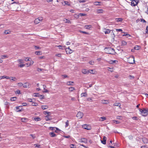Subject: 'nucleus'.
<instances>
[{"label": "nucleus", "instance_id": "nucleus-18", "mask_svg": "<svg viewBox=\"0 0 148 148\" xmlns=\"http://www.w3.org/2000/svg\"><path fill=\"white\" fill-rule=\"evenodd\" d=\"M106 119V118L105 117L103 116L101 117L99 119V121H103Z\"/></svg>", "mask_w": 148, "mask_h": 148}, {"label": "nucleus", "instance_id": "nucleus-19", "mask_svg": "<svg viewBox=\"0 0 148 148\" xmlns=\"http://www.w3.org/2000/svg\"><path fill=\"white\" fill-rule=\"evenodd\" d=\"M87 96V94L86 92L82 93L81 94V97H86Z\"/></svg>", "mask_w": 148, "mask_h": 148}, {"label": "nucleus", "instance_id": "nucleus-60", "mask_svg": "<svg viewBox=\"0 0 148 148\" xmlns=\"http://www.w3.org/2000/svg\"><path fill=\"white\" fill-rule=\"evenodd\" d=\"M116 30L117 32H122V30L121 29H116Z\"/></svg>", "mask_w": 148, "mask_h": 148}, {"label": "nucleus", "instance_id": "nucleus-25", "mask_svg": "<svg viewBox=\"0 0 148 148\" xmlns=\"http://www.w3.org/2000/svg\"><path fill=\"white\" fill-rule=\"evenodd\" d=\"M103 10L102 9L98 10L97 11V14H100L103 13Z\"/></svg>", "mask_w": 148, "mask_h": 148}, {"label": "nucleus", "instance_id": "nucleus-24", "mask_svg": "<svg viewBox=\"0 0 148 148\" xmlns=\"http://www.w3.org/2000/svg\"><path fill=\"white\" fill-rule=\"evenodd\" d=\"M73 83H74V82H71V81L68 82L66 83V84L68 85L72 86V85H73Z\"/></svg>", "mask_w": 148, "mask_h": 148}, {"label": "nucleus", "instance_id": "nucleus-52", "mask_svg": "<svg viewBox=\"0 0 148 148\" xmlns=\"http://www.w3.org/2000/svg\"><path fill=\"white\" fill-rule=\"evenodd\" d=\"M45 58V57L44 56H40L38 58L39 59L41 60V59H43Z\"/></svg>", "mask_w": 148, "mask_h": 148}, {"label": "nucleus", "instance_id": "nucleus-34", "mask_svg": "<svg viewBox=\"0 0 148 148\" xmlns=\"http://www.w3.org/2000/svg\"><path fill=\"white\" fill-rule=\"evenodd\" d=\"M16 98L15 97H11L10 99V100L11 101H15V100H16Z\"/></svg>", "mask_w": 148, "mask_h": 148}, {"label": "nucleus", "instance_id": "nucleus-31", "mask_svg": "<svg viewBox=\"0 0 148 148\" xmlns=\"http://www.w3.org/2000/svg\"><path fill=\"white\" fill-rule=\"evenodd\" d=\"M29 59H30V58H28V57H27V58H24V60L26 61V62H28V61H30V60H29Z\"/></svg>", "mask_w": 148, "mask_h": 148}, {"label": "nucleus", "instance_id": "nucleus-45", "mask_svg": "<svg viewBox=\"0 0 148 148\" xmlns=\"http://www.w3.org/2000/svg\"><path fill=\"white\" fill-rule=\"evenodd\" d=\"M100 2H94V4L96 5H99Z\"/></svg>", "mask_w": 148, "mask_h": 148}, {"label": "nucleus", "instance_id": "nucleus-16", "mask_svg": "<svg viewBox=\"0 0 148 148\" xmlns=\"http://www.w3.org/2000/svg\"><path fill=\"white\" fill-rule=\"evenodd\" d=\"M82 72L84 74H88L89 73V72L88 71L86 70L83 69L82 70Z\"/></svg>", "mask_w": 148, "mask_h": 148}, {"label": "nucleus", "instance_id": "nucleus-46", "mask_svg": "<svg viewBox=\"0 0 148 148\" xmlns=\"http://www.w3.org/2000/svg\"><path fill=\"white\" fill-rule=\"evenodd\" d=\"M19 107V106H17L16 107V111L17 112H21V110H18Z\"/></svg>", "mask_w": 148, "mask_h": 148}, {"label": "nucleus", "instance_id": "nucleus-4", "mask_svg": "<svg viewBox=\"0 0 148 148\" xmlns=\"http://www.w3.org/2000/svg\"><path fill=\"white\" fill-rule=\"evenodd\" d=\"M42 17H39L35 19V20L34 21V23L36 24H37L39 23L40 21H42Z\"/></svg>", "mask_w": 148, "mask_h": 148}, {"label": "nucleus", "instance_id": "nucleus-3", "mask_svg": "<svg viewBox=\"0 0 148 148\" xmlns=\"http://www.w3.org/2000/svg\"><path fill=\"white\" fill-rule=\"evenodd\" d=\"M128 62L131 64H133L134 62V59L133 56H132L130 57L128 60Z\"/></svg>", "mask_w": 148, "mask_h": 148}, {"label": "nucleus", "instance_id": "nucleus-22", "mask_svg": "<svg viewBox=\"0 0 148 148\" xmlns=\"http://www.w3.org/2000/svg\"><path fill=\"white\" fill-rule=\"evenodd\" d=\"M115 20L117 22H119L123 20V19L122 18H115Z\"/></svg>", "mask_w": 148, "mask_h": 148}, {"label": "nucleus", "instance_id": "nucleus-1", "mask_svg": "<svg viewBox=\"0 0 148 148\" xmlns=\"http://www.w3.org/2000/svg\"><path fill=\"white\" fill-rule=\"evenodd\" d=\"M105 52L108 54H114V50L111 47L106 48L104 49Z\"/></svg>", "mask_w": 148, "mask_h": 148}, {"label": "nucleus", "instance_id": "nucleus-49", "mask_svg": "<svg viewBox=\"0 0 148 148\" xmlns=\"http://www.w3.org/2000/svg\"><path fill=\"white\" fill-rule=\"evenodd\" d=\"M62 54L59 53V54H56V56H58V57H61Z\"/></svg>", "mask_w": 148, "mask_h": 148}, {"label": "nucleus", "instance_id": "nucleus-54", "mask_svg": "<svg viewBox=\"0 0 148 148\" xmlns=\"http://www.w3.org/2000/svg\"><path fill=\"white\" fill-rule=\"evenodd\" d=\"M108 70L109 71H110L111 72H112L113 71V70L112 69L110 68H108Z\"/></svg>", "mask_w": 148, "mask_h": 148}, {"label": "nucleus", "instance_id": "nucleus-28", "mask_svg": "<svg viewBox=\"0 0 148 148\" xmlns=\"http://www.w3.org/2000/svg\"><path fill=\"white\" fill-rule=\"evenodd\" d=\"M34 121H40L41 120L40 118L38 117L35 118H34Z\"/></svg>", "mask_w": 148, "mask_h": 148}, {"label": "nucleus", "instance_id": "nucleus-11", "mask_svg": "<svg viewBox=\"0 0 148 148\" xmlns=\"http://www.w3.org/2000/svg\"><path fill=\"white\" fill-rule=\"evenodd\" d=\"M66 52H68V53L69 54H71V53H72L73 52L72 50H71V49H70L69 48V47H68V48H66Z\"/></svg>", "mask_w": 148, "mask_h": 148}, {"label": "nucleus", "instance_id": "nucleus-56", "mask_svg": "<svg viewBox=\"0 0 148 148\" xmlns=\"http://www.w3.org/2000/svg\"><path fill=\"white\" fill-rule=\"evenodd\" d=\"M18 85L19 86H23V84L21 83H19L18 84Z\"/></svg>", "mask_w": 148, "mask_h": 148}, {"label": "nucleus", "instance_id": "nucleus-15", "mask_svg": "<svg viewBox=\"0 0 148 148\" xmlns=\"http://www.w3.org/2000/svg\"><path fill=\"white\" fill-rule=\"evenodd\" d=\"M84 28L86 29H90L92 28V26L91 25H85L84 26Z\"/></svg>", "mask_w": 148, "mask_h": 148}, {"label": "nucleus", "instance_id": "nucleus-14", "mask_svg": "<svg viewBox=\"0 0 148 148\" xmlns=\"http://www.w3.org/2000/svg\"><path fill=\"white\" fill-rule=\"evenodd\" d=\"M143 141L144 144H147L148 143V140L146 138H144L143 139Z\"/></svg>", "mask_w": 148, "mask_h": 148}, {"label": "nucleus", "instance_id": "nucleus-55", "mask_svg": "<svg viewBox=\"0 0 148 148\" xmlns=\"http://www.w3.org/2000/svg\"><path fill=\"white\" fill-rule=\"evenodd\" d=\"M34 63V61L32 60L30 61V63L29 64V66H30L31 65L33 64Z\"/></svg>", "mask_w": 148, "mask_h": 148}, {"label": "nucleus", "instance_id": "nucleus-5", "mask_svg": "<svg viewBox=\"0 0 148 148\" xmlns=\"http://www.w3.org/2000/svg\"><path fill=\"white\" fill-rule=\"evenodd\" d=\"M83 116V114L81 112H79L77 114L76 116L79 119L82 118Z\"/></svg>", "mask_w": 148, "mask_h": 148}, {"label": "nucleus", "instance_id": "nucleus-33", "mask_svg": "<svg viewBox=\"0 0 148 148\" xmlns=\"http://www.w3.org/2000/svg\"><path fill=\"white\" fill-rule=\"evenodd\" d=\"M1 57L2 59L8 58V56L7 55H2L1 56Z\"/></svg>", "mask_w": 148, "mask_h": 148}, {"label": "nucleus", "instance_id": "nucleus-50", "mask_svg": "<svg viewBox=\"0 0 148 148\" xmlns=\"http://www.w3.org/2000/svg\"><path fill=\"white\" fill-rule=\"evenodd\" d=\"M89 63L91 65H92L94 64V62L92 61H90L89 62Z\"/></svg>", "mask_w": 148, "mask_h": 148}, {"label": "nucleus", "instance_id": "nucleus-53", "mask_svg": "<svg viewBox=\"0 0 148 148\" xmlns=\"http://www.w3.org/2000/svg\"><path fill=\"white\" fill-rule=\"evenodd\" d=\"M37 104L35 103H32V106H37Z\"/></svg>", "mask_w": 148, "mask_h": 148}, {"label": "nucleus", "instance_id": "nucleus-44", "mask_svg": "<svg viewBox=\"0 0 148 148\" xmlns=\"http://www.w3.org/2000/svg\"><path fill=\"white\" fill-rule=\"evenodd\" d=\"M69 125V121L67 120V121L66 122V125H65V127H67Z\"/></svg>", "mask_w": 148, "mask_h": 148}, {"label": "nucleus", "instance_id": "nucleus-13", "mask_svg": "<svg viewBox=\"0 0 148 148\" xmlns=\"http://www.w3.org/2000/svg\"><path fill=\"white\" fill-rule=\"evenodd\" d=\"M63 21L64 22V23H70V24L71 23V22L70 21L67 19L64 18L63 19Z\"/></svg>", "mask_w": 148, "mask_h": 148}, {"label": "nucleus", "instance_id": "nucleus-8", "mask_svg": "<svg viewBox=\"0 0 148 148\" xmlns=\"http://www.w3.org/2000/svg\"><path fill=\"white\" fill-rule=\"evenodd\" d=\"M138 3V2L137 0H133L131 3V5L133 6H136Z\"/></svg>", "mask_w": 148, "mask_h": 148}, {"label": "nucleus", "instance_id": "nucleus-57", "mask_svg": "<svg viewBox=\"0 0 148 148\" xmlns=\"http://www.w3.org/2000/svg\"><path fill=\"white\" fill-rule=\"evenodd\" d=\"M20 91L19 90H17L15 92V93L16 94H20Z\"/></svg>", "mask_w": 148, "mask_h": 148}, {"label": "nucleus", "instance_id": "nucleus-21", "mask_svg": "<svg viewBox=\"0 0 148 148\" xmlns=\"http://www.w3.org/2000/svg\"><path fill=\"white\" fill-rule=\"evenodd\" d=\"M41 108L43 110H46L48 108V106H47L42 105L41 106Z\"/></svg>", "mask_w": 148, "mask_h": 148}, {"label": "nucleus", "instance_id": "nucleus-51", "mask_svg": "<svg viewBox=\"0 0 148 148\" xmlns=\"http://www.w3.org/2000/svg\"><path fill=\"white\" fill-rule=\"evenodd\" d=\"M34 145L35 146V147H37V148H38L40 146V145L38 144H35Z\"/></svg>", "mask_w": 148, "mask_h": 148}, {"label": "nucleus", "instance_id": "nucleus-42", "mask_svg": "<svg viewBox=\"0 0 148 148\" xmlns=\"http://www.w3.org/2000/svg\"><path fill=\"white\" fill-rule=\"evenodd\" d=\"M10 33V31H8V30H5V31L4 32L5 34H9Z\"/></svg>", "mask_w": 148, "mask_h": 148}, {"label": "nucleus", "instance_id": "nucleus-64", "mask_svg": "<svg viewBox=\"0 0 148 148\" xmlns=\"http://www.w3.org/2000/svg\"><path fill=\"white\" fill-rule=\"evenodd\" d=\"M143 95H145L146 97L148 98V94L146 93H143Z\"/></svg>", "mask_w": 148, "mask_h": 148}, {"label": "nucleus", "instance_id": "nucleus-36", "mask_svg": "<svg viewBox=\"0 0 148 148\" xmlns=\"http://www.w3.org/2000/svg\"><path fill=\"white\" fill-rule=\"evenodd\" d=\"M34 47L35 48V49H41V47L38 46H34Z\"/></svg>", "mask_w": 148, "mask_h": 148}, {"label": "nucleus", "instance_id": "nucleus-37", "mask_svg": "<svg viewBox=\"0 0 148 148\" xmlns=\"http://www.w3.org/2000/svg\"><path fill=\"white\" fill-rule=\"evenodd\" d=\"M44 114H47V115L49 116L51 114V112H48L47 111H45L44 112Z\"/></svg>", "mask_w": 148, "mask_h": 148}, {"label": "nucleus", "instance_id": "nucleus-43", "mask_svg": "<svg viewBox=\"0 0 148 148\" xmlns=\"http://www.w3.org/2000/svg\"><path fill=\"white\" fill-rule=\"evenodd\" d=\"M18 62H19L20 63H23V60L22 59H19L18 60Z\"/></svg>", "mask_w": 148, "mask_h": 148}, {"label": "nucleus", "instance_id": "nucleus-29", "mask_svg": "<svg viewBox=\"0 0 148 148\" xmlns=\"http://www.w3.org/2000/svg\"><path fill=\"white\" fill-rule=\"evenodd\" d=\"M114 106H119V108H121V104L120 103H115L114 104Z\"/></svg>", "mask_w": 148, "mask_h": 148}, {"label": "nucleus", "instance_id": "nucleus-63", "mask_svg": "<svg viewBox=\"0 0 148 148\" xmlns=\"http://www.w3.org/2000/svg\"><path fill=\"white\" fill-rule=\"evenodd\" d=\"M87 100L88 101H92V98H88L87 99Z\"/></svg>", "mask_w": 148, "mask_h": 148}, {"label": "nucleus", "instance_id": "nucleus-58", "mask_svg": "<svg viewBox=\"0 0 148 148\" xmlns=\"http://www.w3.org/2000/svg\"><path fill=\"white\" fill-rule=\"evenodd\" d=\"M64 3L65 4L67 5H70V4H68V2L67 1H64Z\"/></svg>", "mask_w": 148, "mask_h": 148}, {"label": "nucleus", "instance_id": "nucleus-10", "mask_svg": "<svg viewBox=\"0 0 148 148\" xmlns=\"http://www.w3.org/2000/svg\"><path fill=\"white\" fill-rule=\"evenodd\" d=\"M29 84L28 83H25L23 84V86L24 88H27L29 87Z\"/></svg>", "mask_w": 148, "mask_h": 148}, {"label": "nucleus", "instance_id": "nucleus-40", "mask_svg": "<svg viewBox=\"0 0 148 148\" xmlns=\"http://www.w3.org/2000/svg\"><path fill=\"white\" fill-rule=\"evenodd\" d=\"M86 14H84L83 13H79V14L77 16V17H78L79 16H85Z\"/></svg>", "mask_w": 148, "mask_h": 148}, {"label": "nucleus", "instance_id": "nucleus-23", "mask_svg": "<svg viewBox=\"0 0 148 148\" xmlns=\"http://www.w3.org/2000/svg\"><path fill=\"white\" fill-rule=\"evenodd\" d=\"M49 134L51 137H54L56 136V134L54 132H50Z\"/></svg>", "mask_w": 148, "mask_h": 148}, {"label": "nucleus", "instance_id": "nucleus-26", "mask_svg": "<svg viewBox=\"0 0 148 148\" xmlns=\"http://www.w3.org/2000/svg\"><path fill=\"white\" fill-rule=\"evenodd\" d=\"M45 119L46 121H48L51 120V118L49 117V116L47 115L45 116Z\"/></svg>", "mask_w": 148, "mask_h": 148}, {"label": "nucleus", "instance_id": "nucleus-62", "mask_svg": "<svg viewBox=\"0 0 148 148\" xmlns=\"http://www.w3.org/2000/svg\"><path fill=\"white\" fill-rule=\"evenodd\" d=\"M25 65L24 64H20L19 65V66L21 67H23L25 66Z\"/></svg>", "mask_w": 148, "mask_h": 148}, {"label": "nucleus", "instance_id": "nucleus-17", "mask_svg": "<svg viewBox=\"0 0 148 148\" xmlns=\"http://www.w3.org/2000/svg\"><path fill=\"white\" fill-rule=\"evenodd\" d=\"M13 78V77H9L7 76H3L1 77V79H4V78L8 79H10L11 78Z\"/></svg>", "mask_w": 148, "mask_h": 148}, {"label": "nucleus", "instance_id": "nucleus-41", "mask_svg": "<svg viewBox=\"0 0 148 148\" xmlns=\"http://www.w3.org/2000/svg\"><path fill=\"white\" fill-rule=\"evenodd\" d=\"M43 70H44V69H43L39 68H37V71L38 72L41 71H42Z\"/></svg>", "mask_w": 148, "mask_h": 148}, {"label": "nucleus", "instance_id": "nucleus-32", "mask_svg": "<svg viewBox=\"0 0 148 148\" xmlns=\"http://www.w3.org/2000/svg\"><path fill=\"white\" fill-rule=\"evenodd\" d=\"M122 45L123 46L127 44V42L124 41H122L121 42Z\"/></svg>", "mask_w": 148, "mask_h": 148}, {"label": "nucleus", "instance_id": "nucleus-7", "mask_svg": "<svg viewBox=\"0 0 148 148\" xmlns=\"http://www.w3.org/2000/svg\"><path fill=\"white\" fill-rule=\"evenodd\" d=\"M82 127L84 129L87 130H90L91 129V127L90 126L86 124L83 125Z\"/></svg>", "mask_w": 148, "mask_h": 148}, {"label": "nucleus", "instance_id": "nucleus-47", "mask_svg": "<svg viewBox=\"0 0 148 148\" xmlns=\"http://www.w3.org/2000/svg\"><path fill=\"white\" fill-rule=\"evenodd\" d=\"M10 80H12L14 81H16V78L15 77H13L12 78H11L10 79H9Z\"/></svg>", "mask_w": 148, "mask_h": 148}, {"label": "nucleus", "instance_id": "nucleus-27", "mask_svg": "<svg viewBox=\"0 0 148 148\" xmlns=\"http://www.w3.org/2000/svg\"><path fill=\"white\" fill-rule=\"evenodd\" d=\"M35 54L37 55H40L41 54L40 51H36L35 52Z\"/></svg>", "mask_w": 148, "mask_h": 148}, {"label": "nucleus", "instance_id": "nucleus-9", "mask_svg": "<svg viewBox=\"0 0 148 148\" xmlns=\"http://www.w3.org/2000/svg\"><path fill=\"white\" fill-rule=\"evenodd\" d=\"M103 32H104L106 34H108L110 32V30L108 29L104 28L103 29Z\"/></svg>", "mask_w": 148, "mask_h": 148}, {"label": "nucleus", "instance_id": "nucleus-59", "mask_svg": "<svg viewBox=\"0 0 148 148\" xmlns=\"http://www.w3.org/2000/svg\"><path fill=\"white\" fill-rule=\"evenodd\" d=\"M93 71V70H90L88 71L89 72V73H90L92 74H94V73H93L92 72Z\"/></svg>", "mask_w": 148, "mask_h": 148}, {"label": "nucleus", "instance_id": "nucleus-20", "mask_svg": "<svg viewBox=\"0 0 148 148\" xmlns=\"http://www.w3.org/2000/svg\"><path fill=\"white\" fill-rule=\"evenodd\" d=\"M101 103L103 104H107L109 103V102L107 100H101Z\"/></svg>", "mask_w": 148, "mask_h": 148}, {"label": "nucleus", "instance_id": "nucleus-12", "mask_svg": "<svg viewBox=\"0 0 148 148\" xmlns=\"http://www.w3.org/2000/svg\"><path fill=\"white\" fill-rule=\"evenodd\" d=\"M106 140H107L105 136H104L103 137V140H101V143L104 145L106 144Z\"/></svg>", "mask_w": 148, "mask_h": 148}, {"label": "nucleus", "instance_id": "nucleus-6", "mask_svg": "<svg viewBox=\"0 0 148 148\" xmlns=\"http://www.w3.org/2000/svg\"><path fill=\"white\" fill-rule=\"evenodd\" d=\"M79 141L80 142L86 143H87V140L86 138H83L79 139Z\"/></svg>", "mask_w": 148, "mask_h": 148}, {"label": "nucleus", "instance_id": "nucleus-38", "mask_svg": "<svg viewBox=\"0 0 148 148\" xmlns=\"http://www.w3.org/2000/svg\"><path fill=\"white\" fill-rule=\"evenodd\" d=\"M79 32H81V33H82L84 34H89V33H88V32H83V31H81V30H80L79 31Z\"/></svg>", "mask_w": 148, "mask_h": 148}, {"label": "nucleus", "instance_id": "nucleus-39", "mask_svg": "<svg viewBox=\"0 0 148 148\" xmlns=\"http://www.w3.org/2000/svg\"><path fill=\"white\" fill-rule=\"evenodd\" d=\"M69 89L70 91H72L75 90V88L73 87H70L69 88Z\"/></svg>", "mask_w": 148, "mask_h": 148}, {"label": "nucleus", "instance_id": "nucleus-61", "mask_svg": "<svg viewBox=\"0 0 148 148\" xmlns=\"http://www.w3.org/2000/svg\"><path fill=\"white\" fill-rule=\"evenodd\" d=\"M74 145L73 144H71L70 145V147L71 148H75V147H74Z\"/></svg>", "mask_w": 148, "mask_h": 148}, {"label": "nucleus", "instance_id": "nucleus-30", "mask_svg": "<svg viewBox=\"0 0 148 148\" xmlns=\"http://www.w3.org/2000/svg\"><path fill=\"white\" fill-rule=\"evenodd\" d=\"M140 46L138 45H136L134 47V49L135 50H138L140 49Z\"/></svg>", "mask_w": 148, "mask_h": 148}, {"label": "nucleus", "instance_id": "nucleus-35", "mask_svg": "<svg viewBox=\"0 0 148 148\" xmlns=\"http://www.w3.org/2000/svg\"><path fill=\"white\" fill-rule=\"evenodd\" d=\"M79 148H87V147L83 145L80 144V146L79 147Z\"/></svg>", "mask_w": 148, "mask_h": 148}, {"label": "nucleus", "instance_id": "nucleus-2", "mask_svg": "<svg viewBox=\"0 0 148 148\" xmlns=\"http://www.w3.org/2000/svg\"><path fill=\"white\" fill-rule=\"evenodd\" d=\"M139 111L140 112L141 114L143 116H146L148 114V111L147 110L145 109H139Z\"/></svg>", "mask_w": 148, "mask_h": 148}, {"label": "nucleus", "instance_id": "nucleus-48", "mask_svg": "<svg viewBox=\"0 0 148 148\" xmlns=\"http://www.w3.org/2000/svg\"><path fill=\"white\" fill-rule=\"evenodd\" d=\"M113 121L114 123H115L116 124H118V123H120V122H119V121H116L115 120H113Z\"/></svg>", "mask_w": 148, "mask_h": 148}]
</instances>
